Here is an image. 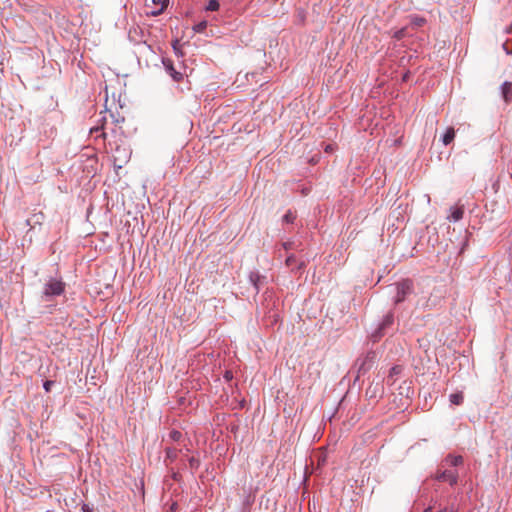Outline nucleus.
I'll list each match as a JSON object with an SVG mask.
<instances>
[{
    "mask_svg": "<svg viewBox=\"0 0 512 512\" xmlns=\"http://www.w3.org/2000/svg\"><path fill=\"white\" fill-rule=\"evenodd\" d=\"M187 460H188L189 468L192 472L198 470V468L200 467V459L199 458L191 456V457H188Z\"/></svg>",
    "mask_w": 512,
    "mask_h": 512,
    "instance_id": "obj_19",
    "label": "nucleus"
},
{
    "mask_svg": "<svg viewBox=\"0 0 512 512\" xmlns=\"http://www.w3.org/2000/svg\"><path fill=\"white\" fill-rule=\"evenodd\" d=\"M266 277L261 275L258 271H253L249 274V281L253 285L255 294H258Z\"/></svg>",
    "mask_w": 512,
    "mask_h": 512,
    "instance_id": "obj_8",
    "label": "nucleus"
},
{
    "mask_svg": "<svg viewBox=\"0 0 512 512\" xmlns=\"http://www.w3.org/2000/svg\"><path fill=\"white\" fill-rule=\"evenodd\" d=\"M500 89H501V95H502L503 100L506 103H510L512 101V82L505 81L501 85Z\"/></svg>",
    "mask_w": 512,
    "mask_h": 512,
    "instance_id": "obj_10",
    "label": "nucleus"
},
{
    "mask_svg": "<svg viewBox=\"0 0 512 512\" xmlns=\"http://www.w3.org/2000/svg\"><path fill=\"white\" fill-rule=\"evenodd\" d=\"M446 463H448L450 466L457 467L463 463V457L462 456H453L449 455L445 459Z\"/></svg>",
    "mask_w": 512,
    "mask_h": 512,
    "instance_id": "obj_16",
    "label": "nucleus"
},
{
    "mask_svg": "<svg viewBox=\"0 0 512 512\" xmlns=\"http://www.w3.org/2000/svg\"><path fill=\"white\" fill-rule=\"evenodd\" d=\"M172 478L175 481H179L181 476H180V474L178 472H172Z\"/></svg>",
    "mask_w": 512,
    "mask_h": 512,
    "instance_id": "obj_30",
    "label": "nucleus"
},
{
    "mask_svg": "<svg viewBox=\"0 0 512 512\" xmlns=\"http://www.w3.org/2000/svg\"><path fill=\"white\" fill-rule=\"evenodd\" d=\"M152 2L156 5H160L159 9L151 11L150 13L154 17L161 15L169 4V0H152Z\"/></svg>",
    "mask_w": 512,
    "mask_h": 512,
    "instance_id": "obj_14",
    "label": "nucleus"
},
{
    "mask_svg": "<svg viewBox=\"0 0 512 512\" xmlns=\"http://www.w3.org/2000/svg\"><path fill=\"white\" fill-rule=\"evenodd\" d=\"M395 317L394 312L389 311L378 324L377 328L371 333L370 338L373 342H378L383 336H385L394 325Z\"/></svg>",
    "mask_w": 512,
    "mask_h": 512,
    "instance_id": "obj_2",
    "label": "nucleus"
},
{
    "mask_svg": "<svg viewBox=\"0 0 512 512\" xmlns=\"http://www.w3.org/2000/svg\"><path fill=\"white\" fill-rule=\"evenodd\" d=\"M224 378L226 380H231L232 379V372L231 371H226L225 374H224Z\"/></svg>",
    "mask_w": 512,
    "mask_h": 512,
    "instance_id": "obj_31",
    "label": "nucleus"
},
{
    "mask_svg": "<svg viewBox=\"0 0 512 512\" xmlns=\"http://www.w3.org/2000/svg\"><path fill=\"white\" fill-rule=\"evenodd\" d=\"M206 28H207V21L203 20V21L195 24L194 27H193V30L196 33H203Z\"/></svg>",
    "mask_w": 512,
    "mask_h": 512,
    "instance_id": "obj_23",
    "label": "nucleus"
},
{
    "mask_svg": "<svg viewBox=\"0 0 512 512\" xmlns=\"http://www.w3.org/2000/svg\"><path fill=\"white\" fill-rule=\"evenodd\" d=\"M100 130H101L100 127H93L90 129V133L91 134L98 133Z\"/></svg>",
    "mask_w": 512,
    "mask_h": 512,
    "instance_id": "obj_32",
    "label": "nucleus"
},
{
    "mask_svg": "<svg viewBox=\"0 0 512 512\" xmlns=\"http://www.w3.org/2000/svg\"><path fill=\"white\" fill-rule=\"evenodd\" d=\"M178 43H179V41H178V40H175V41L173 42V45H172V46H173V49H174L175 53H176L177 55H179V56H182V53L180 52V49H179V47H178Z\"/></svg>",
    "mask_w": 512,
    "mask_h": 512,
    "instance_id": "obj_28",
    "label": "nucleus"
},
{
    "mask_svg": "<svg viewBox=\"0 0 512 512\" xmlns=\"http://www.w3.org/2000/svg\"><path fill=\"white\" fill-rule=\"evenodd\" d=\"M295 220H296V214L294 212H292L291 210H288L286 212V214L283 216V221L286 223L293 224Z\"/></svg>",
    "mask_w": 512,
    "mask_h": 512,
    "instance_id": "obj_21",
    "label": "nucleus"
},
{
    "mask_svg": "<svg viewBox=\"0 0 512 512\" xmlns=\"http://www.w3.org/2000/svg\"><path fill=\"white\" fill-rule=\"evenodd\" d=\"M454 137L455 131L452 127H449L442 137L443 144L446 146L449 145L454 140Z\"/></svg>",
    "mask_w": 512,
    "mask_h": 512,
    "instance_id": "obj_15",
    "label": "nucleus"
},
{
    "mask_svg": "<svg viewBox=\"0 0 512 512\" xmlns=\"http://www.w3.org/2000/svg\"><path fill=\"white\" fill-rule=\"evenodd\" d=\"M162 63L166 73L169 74L174 81L179 82L182 80L183 74L175 69L171 59L163 58Z\"/></svg>",
    "mask_w": 512,
    "mask_h": 512,
    "instance_id": "obj_7",
    "label": "nucleus"
},
{
    "mask_svg": "<svg viewBox=\"0 0 512 512\" xmlns=\"http://www.w3.org/2000/svg\"><path fill=\"white\" fill-rule=\"evenodd\" d=\"M376 360V353L374 351H368L365 355L357 358L355 367L357 368L358 378L360 375L366 374L374 365Z\"/></svg>",
    "mask_w": 512,
    "mask_h": 512,
    "instance_id": "obj_4",
    "label": "nucleus"
},
{
    "mask_svg": "<svg viewBox=\"0 0 512 512\" xmlns=\"http://www.w3.org/2000/svg\"><path fill=\"white\" fill-rule=\"evenodd\" d=\"M282 247L288 251V250H291V249H294L295 247V243L293 241H286V242H283L282 243Z\"/></svg>",
    "mask_w": 512,
    "mask_h": 512,
    "instance_id": "obj_26",
    "label": "nucleus"
},
{
    "mask_svg": "<svg viewBox=\"0 0 512 512\" xmlns=\"http://www.w3.org/2000/svg\"><path fill=\"white\" fill-rule=\"evenodd\" d=\"M332 150H333V149H332L331 145H327V147H326V151H332Z\"/></svg>",
    "mask_w": 512,
    "mask_h": 512,
    "instance_id": "obj_34",
    "label": "nucleus"
},
{
    "mask_svg": "<svg viewBox=\"0 0 512 512\" xmlns=\"http://www.w3.org/2000/svg\"><path fill=\"white\" fill-rule=\"evenodd\" d=\"M395 295L393 297L394 305H398L408 299L414 293V283L411 279H402L393 284Z\"/></svg>",
    "mask_w": 512,
    "mask_h": 512,
    "instance_id": "obj_1",
    "label": "nucleus"
},
{
    "mask_svg": "<svg viewBox=\"0 0 512 512\" xmlns=\"http://www.w3.org/2000/svg\"><path fill=\"white\" fill-rule=\"evenodd\" d=\"M35 216L37 217V220H36V222H37V223H39L40 219H42V218H43V214H40V215H38V216H37V215H35Z\"/></svg>",
    "mask_w": 512,
    "mask_h": 512,
    "instance_id": "obj_33",
    "label": "nucleus"
},
{
    "mask_svg": "<svg viewBox=\"0 0 512 512\" xmlns=\"http://www.w3.org/2000/svg\"><path fill=\"white\" fill-rule=\"evenodd\" d=\"M451 512H453V511H451Z\"/></svg>",
    "mask_w": 512,
    "mask_h": 512,
    "instance_id": "obj_39",
    "label": "nucleus"
},
{
    "mask_svg": "<svg viewBox=\"0 0 512 512\" xmlns=\"http://www.w3.org/2000/svg\"><path fill=\"white\" fill-rule=\"evenodd\" d=\"M426 19L422 16H418V15H412L410 16V27L412 29H417V28H420L422 26H424L426 24Z\"/></svg>",
    "mask_w": 512,
    "mask_h": 512,
    "instance_id": "obj_13",
    "label": "nucleus"
},
{
    "mask_svg": "<svg viewBox=\"0 0 512 512\" xmlns=\"http://www.w3.org/2000/svg\"><path fill=\"white\" fill-rule=\"evenodd\" d=\"M55 382L52 380H46L43 384V388L46 392H50L51 388L54 386Z\"/></svg>",
    "mask_w": 512,
    "mask_h": 512,
    "instance_id": "obj_25",
    "label": "nucleus"
},
{
    "mask_svg": "<svg viewBox=\"0 0 512 512\" xmlns=\"http://www.w3.org/2000/svg\"><path fill=\"white\" fill-rule=\"evenodd\" d=\"M446 511H447V509H446V508H444V509H442V510H439L438 512H446Z\"/></svg>",
    "mask_w": 512,
    "mask_h": 512,
    "instance_id": "obj_37",
    "label": "nucleus"
},
{
    "mask_svg": "<svg viewBox=\"0 0 512 512\" xmlns=\"http://www.w3.org/2000/svg\"><path fill=\"white\" fill-rule=\"evenodd\" d=\"M182 450H183L184 453H187V452L190 451L189 448H187V447L185 449H182Z\"/></svg>",
    "mask_w": 512,
    "mask_h": 512,
    "instance_id": "obj_35",
    "label": "nucleus"
},
{
    "mask_svg": "<svg viewBox=\"0 0 512 512\" xmlns=\"http://www.w3.org/2000/svg\"><path fill=\"white\" fill-rule=\"evenodd\" d=\"M464 215V206L458 205L450 208V215L448 219L453 222H458L463 218Z\"/></svg>",
    "mask_w": 512,
    "mask_h": 512,
    "instance_id": "obj_11",
    "label": "nucleus"
},
{
    "mask_svg": "<svg viewBox=\"0 0 512 512\" xmlns=\"http://www.w3.org/2000/svg\"><path fill=\"white\" fill-rule=\"evenodd\" d=\"M165 452H166V458H165V463L166 465H168V461L170 463H172L173 461L176 460L177 456H178V453H183V450L180 449V450H177L176 448H172V447H167L165 449Z\"/></svg>",
    "mask_w": 512,
    "mask_h": 512,
    "instance_id": "obj_12",
    "label": "nucleus"
},
{
    "mask_svg": "<svg viewBox=\"0 0 512 512\" xmlns=\"http://www.w3.org/2000/svg\"><path fill=\"white\" fill-rule=\"evenodd\" d=\"M131 152L121 146H117L114 154V165L118 168H122L123 164L127 163L130 158Z\"/></svg>",
    "mask_w": 512,
    "mask_h": 512,
    "instance_id": "obj_5",
    "label": "nucleus"
},
{
    "mask_svg": "<svg viewBox=\"0 0 512 512\" xmlns=\"http://www.w3.org/2000/svg\"><path fill=\"white\" fill-rule=\"evenodd\" d=\"M100 136H102L103 138H105V137H106V133H105V132H102Z\"/></svg>",
    "mask_w": 512,
    "mask_h": 512,
    "instance_id": "obj_36",
    "label": "nucleus"
},
{
    "mask_svg": "<svg viewBox=\"0 0 512 512\" xmlns=\"http://www.w3.org/2000/svg\"><path fill=\"white\" fill-rule=\"evenodd\" d=\"M65 286V283L61 279L51 277L44 285V299L49 301L54 296H60L64 293Z\"/></svg>",
    "mask_w": 512,
    "mask_h": 512,
    "instance_id": "obj_3",
    "label": "nucleus"
},
{
    "mask_svg": "<svg viewBox=\"0 0 512 512\" xmlns=\"http://www.w3.org/2000/svg\"><path fill=\"white\" fill-rule=\"evenodd\" d=\"M436 480L448 482L451 486L457 484L458 473L455 470H444L436 474Z\"/></svg>",
    "mask_w": 512,
    "mask_h": 512,
    "instance_id": "obj_6",
    "label": "nucleus"
},
{
    "mask_svg": "<svg viewBox=\"0 0 512 512\" xmlns=\"http://www.w3.org/2000/svg\"><path fill=\"white\" fill-rule=\"evenodd\" d=\"M285 264L292 272L301 270L305 267V262L298 260L293 254L286 258Z\"/></svg>",
    "mask_w": 512,
    "mask_h": 512,
    "instance_id": "obj_9",
    "label": "nucleus"
},
{
    "mask_svg": "<svg viewBox=\"0 0 512 512\" xmlns=\"http://www.w3.org/2000/svg\"><path fill=\"white\" fill-rule=\"evenodd\" d=\"M82 511L83 512H93L92 508H90L89 505H87V504H83Z\"/></svg>",
    "mask_w": 512,
    "mask_h": 512,
    "instance_id": "obj_29",
    "label": "nucleus"
},
{
    "mask_svg": "<svg viewBox=\"0 0 512 512\" xmlns=\"http://www.w3.org/2000/svg\"><path fill=\"white\" fill-rule=\"evenodd\" d=\"M178 43H179V41H178V40H175V41L173 42V45H172V46H173V49H174L175 53H176L177 55H179V56H182V53L180 52V49H179V47H178Z\"/></svg>",
    "mask_w": 512,
    "mask_h": 512,
    "instance_id": "obj_27",
    "label": "nucleus"
},
{
    "mask_svg": "<svg viewBox=\"0 0 512 512\" xmlns=\"http://www.w3.org/2000/svg\"><path fill=\"white\" fill-rule=\"evenodd\" d=\"M182 437H183V434L178 430H172L169 433L170 440H172L174 442H179L182 439Z\"/></svg>",
    "mask_w": 512,
    "mask_h": 512,
    "instance_id": "obj_22",
    "label": "nucleus"
},
{
    "mask_svg": "<svg viewBox=\"0 0 512 512\" xmlns=\"http://www.w3.org/2000/svg\"><path fill=\"white\" fill-rule=\"evenodd\" d=\"M450 402L454 405H461L464 401V396L462 392L453 393L449 397Z\"/></svg>",
    "mask_w": 512,
    "mask_h": 512,
    "instance_id": "obj_18",
    "label": "nucleus"
},
{
    "mask_svg": "<svg viewBox=\"0 0 512 512\" xmlns=\"http://www.w3.org/2000/svg\"><path fill=\"white\" fill-rule=\"evenodd\" d=\"M403 368L402 366L400 365H395L393 366L390 371H389V375L387 377V381L390 382V381H394L393 378L398 376L399 374H401Z\"/></svg>",
    "mask_w": 512,
    "mask_h": 512,
    "instance_id": "obj_17",
    "label": "nucleus"
},
{
    "mask_svg": "<svg viewBox=\"0 0 512 512\" xmlns=\"http://www.w3.org/2000/svg\"><path fill=\"white\" fill-rule=\"evenodd\" d=\"M408 35V27H403L397 31L394 32L393 38L397 41L402 40Z\"/></svg>",
    "mask_w": 512,
    "mask_h": 512,
    "instance_id": "obj_20",
    "label": "nucleus"
},
{
    "mask_svg": "<svg viewBox=\"0 0 512 512\" xmlns=\"http://www.w3.org/2000/svg\"><path fill=\"white\" fill-rule=\"evenodd\" d=\"M431 508L426 509L424 512H430Z\"/></svg>",
    "mask_w": 512,
    "mask_h": 512,
    "instance_id": "obj_38",
    "label": "nucleus"
},
{
    "mask_svg": "<svg viewBox=\"0 0 512 512\" xmlns=\"http://www.w3.org/2000/svg\"><path fill=\"white\" fill-rule=\"evenodd\" d=\"M218 0H210L208 5L206 6L207 11H217L219 9Z\"/></svg>",
    "mask_w": 512,
    "mask_h": 512,
    "instance_id": "obj_24",
    "label": "nucleus"
}]
</instances>
